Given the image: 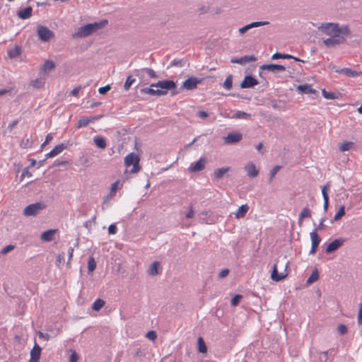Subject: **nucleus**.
Returning a JSON list of instances; mask_svg holds the SVG:
<instances>
[{"label": "nucleus", "mask_w": 362, "mask_h": 362, "mask_svg": "<svg viewBox=\"0 0 362 362\" xmlns=\"http://www.w3.org/2000/svg\"><path fill=\"white\" fill-rule=\"evenodd\" d=\"M332 352L333 351H326L320 352L319 354L318 359L321 361H327V360H329V354H332Z\"/></svg>", "instance_id": "nucleus-43"}, {"label": "nucleus", "mask_w": 362, "mask_h": 362, "mask_svg": "<svg viewBox=\"0 0 362 362\" xmlns=\"http://www.w3.org/2000/svg\"><path fill=\"white\" fill-rule=\"evenodd\" d=\"M118 184H119V181H116L112 184L111 187H110V190H111L112 193H115L117 192V188H118Z\"/></svg>", "instance_id": "nucleus-61"}, {"label": "nucleus", "mask_w": 362, "mask_h": 362, "mask_svg": "<svg viewBox=\"0 0 362 362\" xmlns=\"http://www.w3.org/2000/svg\"><path fill=\"white\" fill-rule=\"evenodd\" d=\"M67 147V146L64 144V143H62V144H59L58 145H57L52 151V153L53 155V156H56L57 155H59V153H61L64 149H66Z\"/></svg>", "instance_id": "nucleus-28"}, {"label": "nucleus", "mask_w": 362, "mask_h": 362, "mask_svg": "<svg viewBox=\"0 0 362 362\" xmlns=\"http://www.w3.org/2000/svg\"><path fill=\"white\" fill-rule=\"evenodd\" d=\"M197 342H198L199 351L200 353H203V354L206 353L207 351V348H206V344H205L203 338L199 337L198 338Z\"/></svg>", "instance_id": "nucleus-35"}, {"label": "nucleus", "mask_w": 362, "mask_h": 362, "mask_svg": "<svg viewBox=\"0 0 362 362\" xmlns=\"http://www.w3.org/2000/svg\"><path fill=\"white\" fill-rule=\"evenodd\" d=\"M325 221V218H322L320 220L319 225L314 230H316V232H317V230H322L325 229L326 227V226L324 224Z\"/></svg>", "instance_id": "nucleus-56"}, {"label": "nucleus", "mask_w": 362, "mask_h": 362, "mask_svg": "<svg viewBox=\"0 0 362 362\" xmlns=\"http://www.w3.org/2000/svg\"><path fill=\"white\" fill-rule=\"evenodd\" d=\"M18 124V120L16 119V120H13L12 122H11L8 125V127L7 129L9 130V131H11L13 129V128H14L17 124Z\"/></svg>", "instance_id": "nucleus-64"}, {"label": "nucleus", "mask_w": 362, "mask_h": 362, "mask_svg": "<svg viewBox=\"0 0 362 362\" xmlns=\"http://www.w3.org/2000/svg\"><path fill=\"white\" fill-rule=\"evenodd\" d=\"M243 296L240 294L235 295L231 300L230 304L232 306H236L239 304L240 299Z\"/></svg>", "instance_id": "nucleus-48"}, {"label": "nucleus", "mask_w": 362, "mask_h": 362, "mask_svg": "<svg viewBox=\"0 0 362 362\" xmlns=\"http://www.w3.org/2000/svg\"><path fill=\"white\" fill-rule=\"evenodd\" d=\"M322 93L324 98L327 100H333L337 98L336 94L333 92H328L325 89H323Z\"/></svg>", "instance_id": "nucleus-42"}, {"label": "nucleus", "mask_w": 362, "mask_h": 362, "mask_svg": "<svg viewBox=\"0 0 362 362\" xmlns=\"http://www.w3.org/2000/svg\"><path fill=\"white\" fill-rule=\"evenodd\" d=\"M261 70H267L274 74H276L279 72L284 71L286 70V67L283 65L279 64H263L260 66Z\"/></svg>", "instance_id": "nucleus-12"}, {"label": "nucleus", "mask_w": 362, "mask_h": 362, "mask_svg": "<svg viewBox=\"0 0 362 362\" xmlns=\"http://www.w3.org/2000/svg\"><path fill=\"white\" fill-rule=\"evenodd\" d=\"M96 262L93 257H90L88 261V274H91L96 268Z\"/></svg>", "instance_id": "nucleus-33"}, {"label": "nucleus", "mask_w": 362, "mask_h": 362, "mask_svg": "<svg viewBox=\"0 0 362 362\" xmlns=\"http://www.w3.org/2000/svg\"><path fill=\"white\" fill-rule=\"evenodd\" d=\"M21 54V47L16 46L15 47L11 49L8 52V55L10 58H16L18 57Z\"/></svg>", "instance_id": "nucleus-30"}, {"label": "nucleus", "mask_w": 362, "mask_h": 362, "mask_svg": "<svg viewBox=\"0 0 362 362\" xmlns=\"http://www.w3.org/2000/svg\"><path fill=\"white\" fill-rule=\"evenodd\" d=\"M55 67V64L50 60L46 61L42 67V71L48 74Z\"/></svg>", "instance_id": "nucleus-26"}, {"label": "nucleus", "mask_w": 362, "mask_h": 362, "mask_svg": "<svg viewBox=\"0 0 362 362\" xmlns=\"http://www.w3.org/2000/svg\"><path fill=\"white\" fill-rule=\"evenodd\" d=\"M110 88H111L110 85H106V86H105L103 87H100L98 89V92H99L100 94L104 95L107 91H109L110 90Z\"/></svg>", "instance_id": "nucleus-54"}, {"label": "nucleus", "mask_w": 362, "mask_h": 362, "mask_svg": "<svg viewBox=\"0 0 362 362\" xmlns=\"http://www.w3.org/2000/svg\"><path fill=\"white\" fill-rule=\"evenodd\" d=\"M259 83L258 81L252 76L247 75L245 77L240 84L242 88H252Z\"/></svg>", "instance_id": "nucleus-15"}, {"label": "nucleus", "mask_w": 362, "mask_h": 362, "mask_svg": "<svg viewBox=\"0 0 362 362\" xmlns=\"http://www.w3.org/2000/svg\"><path fill=\"white\" fill-rule=\"evenodd\" d=\"M345 214V206H341L339 211L337 212V214H335L334 217V220L335 221L339 220L341 218V217L343 216H344Z\"/></svg>", "instance_id": "nucleus-41"}, {"label": "nucleus", "mask_w": 362, "mask_h": 362, "mask_svg": "<svg viewBox=\"0 0 362 362\" xmlns=\"http://www.w3.org/2000/svg\"><path fill=\"white\" fill-rule=\"evenodd\" d=\"M144 73L145 71L144 70V68L140 69H135L134 71V75L139 77L141 81H144Z\"/></svg>", "instance_id": "nucleus-44"}, {"label": "nucleus", "mask_w": 362, "mask_h": 362, "mask_svg": "<svg viewBox=\"0 0 362 362\" xmlns=\"http://www.w3.org/2000/svg\"><path fill=\"white\" fill-rule=\"evenodd\" d=\"M318 30L328 36L322 40L327 48L336 47L346 41L351 31L348 25H339L337 23H323L317 28Z\"/></svg>", "instance_id": "nucleus-1"}, {"label": "nucleus", "mask_w": 362, "mask_h": 362, "mask_svg": "<svg viewBox=\"0 0 362 362\" xmlns=\"http://www.w3.org/2000/svg\"><path fill=\"white\" fill-rule=\"evenodd\" d=\"M56 230L49 229L43 232L41 235V240L44 242H50L54 239Z\"/></svg>", "instance_id": "nucleus-20"}, {"label": "nucleus", "mask_w": 362, "mask_h": 362, "mask_svg": "<svg viewBox=\"0 0 362 362\" xmlns=\"http://www.w3.org/2000/svg\"><path fill=\"white\" fill-rule=\"evenodd\" d=\"M45 83V78H36L35 80H33L30 82V86H32L35 88L39 89V88H42L44 86Z\"/></svg>", "instance_id": "nucleus-29"}, {"label": "nucleus", "mask_w": 362, "mask_h": 362, "mask_svg": "<svg viewBox=\"0 0 362 362\" xmlns=\"http://www.w3.org/2000/svg\"><path fill=\"white\" fill-rule=\"evenodd\" d=\"M344 240L343 238L335 239L331 242L327 247L325 252L327 254L332 253L343 245Z\"/></svg>", "instance_id": "nucleus-11"}, {"label": "nucleus", "mask_w": 362, "mask_h": 362, "mask_svg": "<svg viewBox=\"0 0 362 362\" xmlns=\"http://www.w3.org/2000/svg\"><path fill=\"white\" fill-rule=\"evenodd\" d=\"M71 354L69 356V362H77L78 360V356L77 353L75 351L70 350Z\"/></svg>", "instance_id": "nucleus-49"}, {"label": "nucleus", "mask_w": 362, "mask_h": 362, "mask_svg": "<svg viewBox=\"0 0 362 362\" xmlns=\"http://www.w3.org/2000/svg\"><path fill=\"white\" fill-rule=\"evenodd\" d=\"M46 205L42 202H36L27 206L23 210V214L26 216H36L40 211L44 209Z\"/></svg>", "instance_id": "nucleus-6"}, {"label": "nucleus", "mask_w": 362, "mask_h": 362, "mask_svg": "<svg viewBox=\"0 0 362 362\" xmlns=\"http://www.w3.org/2000/svg\"><path fill=\"white\" fill-rule=\"evenodd\" d=\"M269 24V21H255L250 23V28H257Z\"/></svg>", "instance_id": "nucleus-46"}, {"label": "nucleus", "mask_w": 362, "mask_h": 362, "mask_svg": "<svg viewBox=\"0 0 362 362\" xmlns=\"http://www.w3.org/2000/svg\"><path fill=\"white\" fill-rule=\"evenodd\" d=\"M230 170L229 167L221 168L216 170L214 173V177L216 180H219L223 177L224 174L228 172Z\"/></svg>", "instance_id": "nucleus-24"}, {"label": "nucleus", "mask_w": 362, "mask_h": 362, "mask_svg": "<svg viewBox=\"0 0 362 362\" xmlns=\"http://www.w3.org/2000/svg\"><path fill=\"white\" fill-rule=\"evenodd\" d=\"M331 187V182H327L322 187V194L324 200L323 209L326 212L329 206V195L328 191Z\"/></svg>", "instance_id": "nucleus-10"}, {"label": "nucleus", "mask_w": 362, "mask_h": 362, "mask_svg": "<svg viewBox=\"0 0 362 362\" xmlns=\"http://www.w3.org/2000/svg\"><path fill=\"white\" fill-rule=\"evenodd\" d=\"M206 162L205 158H201L194 164L192 163L189 169L193 173L201 171L204 168Z\"/></svg>", "instance_id": "nucleus-18"}, {"label": "nucleus", "mask_w": 362, "mask_h": 362, "mask_svg": "<svg viewBox=\"0 0 362 362\" xmlns=\"http://www.w3.org/2000/svg\"><path fill=\"white\" fill-rule=\"evenodd\" d=\"M37 33L39 39L42 42H48L54 37V32L44 25L37 26Z\"/></svg>", "instance_id": "nucleus-7"}, {"label": "nucleus", "mask_w": 362, "mask_h": 362, "mask_svg": "<svg viewBox=\"0 0 362 362\" xmlns=\"http://www.w3.org/2000/svg\"><path fill=\"white\" fill-rule=\"evenodd\" d=\"M245 170L247 172V175L249 177L253 178L258 175L259 170L256 168L255 165L250 162L245 166Z\"/></svg>", "instance_id": "nucleus-17"}, {"label": "nucleus", "mask_w": 362, "mask_h": 362, "mask_svg": "<svg viewBox=\"0 0 362 362\" xmlns=\"http://www.w3.org/2000/svg\"><path fill=\"white\" fill-rule=\"evenodd\" d=\"M89 123L90 120H88V117H83L78 119L76 127L79 129L83 127H86Z\"/></svg>", "instance_id": "nucleus-37"}, {"label": "nucleus", "mask_w": 362, "mask_h": 362, "mask_svg": "<svg viewBox=\"0 0 362 362\" xmlns=\"http://www.w3.org/2000/svg\"><path fill=\"white\" fill-rule=\"evenodd\" d=\"M159 265L160 262L158 261H155L151 264L148 272L151 276H156L158 274Z\"/></svg>", "instance_id": "nucleus-31"}, {"label": "nucleus", "mask_w": 362, "mask_h": 362, "mask_svg": "<svg viewBox=\"0 0 362 362\" xmlns=\"http://www.w3.org/2000/svg\"><path fill=\"white\" fill-rule=\"evenodd\" d=\"M291 57H293V56L291 54L276 52L272 55V59H291Z\"/></svg>", "instance_id": "nucleus-38"}, {"label": "nucleus", "mask_w": 362, "mask_h": 362, "mask_svg": "<svg viewBox=\"0 0 362 362\" xmlns=\"http://www.w3.org/2000/svg\"><path fill=\"white\" fill-rule=\"evenodd\" d=\"M223 87L226 90H230L233 87V75H228L224 83H223Z\"/></svg>", "instance_id": "nucleus-34"}, {"label": "nucleus", "mask_w": 362, "mask_h": 362, "mask_svg": "<svg viewBox=\"0 0 362 362\" xmlns=\"http://www.w3.org/2000/svg\"><path fill=\"white\" fill-rule=\"evenodd\" d=\"M280 262L278 261L276 264H275L273 266L271 278L274 281H280L283 279H284L288 274L287 272V267L289 264V262H284L282 264L284 266V270L282 272H279L277 269L278 264H279Z\"/></svg>", "instance_id": "nucleus-5"}, {"label": "nucleus", "mask_w": 362, "mask_h": 362, "mask_svg": "<svg viewBox=\"0 0 362 362\" xmlns=\"http://www.w3.org/2000/svg\"><path fill=\"white\" fill-rule=\"evenodd\" d=\"M311 217V211L307 208L305 207L301 211L300 214H299L298 218V224L300 226L302 224L303 219L305 218H310Z\"/></svg>", "instance_id": "nucleus-23"}, {"label": "nucleus", "mask_w": 362, "mask_h": 362, "mask_svg": "<svg viewBox=\"0 0 362 362\" xmlns=\"http://www.w3.org/2000/svg\"><path fill=\"white\" fill-rule=\"evenodd\" d=\"M144 70L145 71V73L148 74V76L151 78H157L158 75L156 73L150 68H144Z\"/></svg>", "instance_id": "nucleus-47"}, {"label": "nucleus", "mask_w": 362, "mask_h": 362, "mask_svg": "<svg viewBox=\"0 0 362 362\" xmlns=\"http://www.w3.org/2000/svg\"><path fill=\"white\" fill-rule=\"evenodd\" d=\"M257 58L254 55H246L240 58L232 57L230 62L243 65L248 62H255Z\"/></svg>", "instance_id": "nucleus-14"}, {"label": "nucleus", "mask_w": 362, "mask_h": 362, "mask_svg": "<svg viewBox=\"0 0 362 362\" xmlns=\"http://www.w3.org/2000/svg\"><path fill=\"white\" fill-rule=\"evenodd\" d=\"M337 330L341 335H344L347 333V327L343 324H340L337 327Z\"/></svg>", "instance_id": "nucleus-51"}, {"label": "nucleus", "mask_w": 362, "mask_h": 362, "mask_svg": "<svg viewBox=\"0 0 362 362\" xmlns=\"http://www.w3.org/2000/svg\"><path fill=\"white\" fill-rule=\"evenodd\" d=\"M228 274H229V270L228 269H223L219 273L218 276L220 279H223L226 276H227Z\"/></svg>", "instance_id": "nucleus-59"}, {"label": "nucleus", "mask_w": 362, "mask_h": 362, "mask_svg": "<svg viewBox=\"0 0 362 362\" xmlns=\"http://www.w3.org/2000/svg\"><path fill=\"white\" fill-rule=\"evenodd\" d=\"M41 348L35 344L30 351V358L28 362H37L40 359Z\"/></svg>", "instance_id": "nucleus-19"}, {"label": "nucleus", "mask_w": 362, "mask_h": 362, "mask_svg": "<svg viewBox=\"0 0 362 362\" xmlns=\"http://www.w3.org/2000/svg\"><path fill=\"white\" fill-rule=\"evenodd\" d=\"M146 337L150 340H155L157 337V334L155 331H149L146 333Z\"/></svg>", "instance_id": "nucleus-53"}, {"label": "nucleus", "mask_w": 362, "mask_h": 362, "mask_svg": "<svg viewBox=\"0 0 362 362\" xmlns=\"http://www.w3.org/2000/svg\"><path fill=\"white\" fill-rule=\"evenodd\" d=\"M135 81V78H134L132 76H129L126 81L124 84V88L125 90H129L132 83Z\"/></svg>", "instance_id": "nucleus-40"}, {"label": "nucleus", "mask_w": 362, "mask_h": 362, "mask_svg": "<svg viewBox=\"0 0 362 362\" xmlns=\"http://www.w3.org/2000/svg\"><path fill=\"white\" fill-rule=\"evenodd\" d=\"M250 117V115L248 113H246L243 111H238L235 115V117L238 119H249Z\"/></svg>", "instance_id": "nucleus-45"}, {"label": "nucleus", "mask_w": 362, "mask_h": 362, "mask_svg": "<svg viewBox=\"0 0 362 362\" xmlns=\"http://www.w3.org/2000/svg\"><path fill=\"white\" fill-rule=\"evenodd\" d=\"M139 157L134 153H129L124 158V164L128 168L133 165V168L130 170V173H136L140 170Z\"/></svg>", "instance_id": "nucleus-4"}, {"label": "nucleus", "mask_w": 362, "mask_h": 362, "mask_svg": "<svg viewBox=\"0 0 362 362\" xmlns=\"http://www.w3.org/2000/svg\"><path fill=\"white\" fill-rule=\"evenodd\" d=\"M249 210L247 204H243L240 206L235 213V217L238 218L244 217Z\"/></svg>", "instance_id": "nucleus-22"}, {"label": "nucleus", "mask_w": 362, "mask_h": 362, "mask_svg": "<svg viewBox=\"0 0 362 362\" xmlns=\"http://www.w3.org/2000/svg\"><path fill=\"white\" fill-rule=\"evenodd\" d=\"M73 253H74V247H70L68 250L69 258H68L67 265H69L70 261L73 257Z\"/></svg>", "instance_id": "nucleus-62"}, {"label": "nucleus", "mask_w": 362, "mask_h": 362, "mask_svg": "<svg viewBox=\"0 0 362 362\" xmlns=\"http://www.w3.org/2000/svg\"><path fill=\"white\" fill-rule=\"evenodd\" d=\"M33 8L30 6H28L23 9L20 10L17 15L21 19H28L31 17Z\"/></svg>", "instance_id": "nucleus-21"}, {"label": "nucleus", "mask_w": 362, "mask_h": 362, "mask_svg": "<svg viewBox=\"0 0 362 362\" xmlns=\"http://www.w3.org/2000/svg\"><path fill=\"white\" fill-rule=\"evenodd\" d=\"M52 139H53V136H52V134H48L46 136L45 141H44V143L42 144L41 146L43 147L46 144H49Z\"/></svg>", "instance_id": "nucleus-60"}, {"label": "nucleus", "mask_w": 362, "mask_h": 362, "mask_svg": "<svg viewBox=\"0 0 362 362\" xmlns=\"http://www.w3.org/2000/svg\"><path fill=\"white\" fill-rule=\"evenodd\" d=\"M298 90H300L302 93L309 94V93H315V90L312 88L310 85L303 84L299 85L297 88Z\"/></svg>", "instance_id": "nucleus-25"}, {"label": "nucleus", "mask_w": 362, "mask_h": 362, "mask_svg": "<svg viewBox=\"0 0 362 362\" xmlns=\"http://www.w3.org/2000/svg\"><path fill=\"white\" fill-rule=\"evenodd\" d=\"M319 278V273L317 269H315L307 280L308 284L315 282Z\"/></svg>", "instance_id": "nucleus-36"}, {"label": "nucleus", "mask_w": 362, "mask_h": 362, "mask_svg": "<svg viewBox=\"0 0 362 362\" xmlns=\"http://www.w3.org/2000/svg\"><path fill=\"white\" fill-rule=\"evenodd\" d=\"M14 249V246L12 245H8L6 247H4L1 251V255H6L7 253H8L9 252L12 251Z\"/></svg>", "instance_id": "nucleus-52"}, {"label": "nucleus", "mask_w": 362, "mask_h": 362, "mask_svg": "<svg viewBox=\"0 0 362 362\" xmlns=\"http://www.w3.org/2000/svg\"><path fill=\"white\" fill-rule=\"evenodd\" d=\"M281 166L280 165H276L273 168V169L270 171L269 175H270V181L272 180V179L275 177L276 174L279 172V170L281 169Z\"/></svg>", "instance_id": "nucleus-50"}, {"label": "nucleus", "mask_w": 362, "mask_h": 362, "mask_svg": "<svg viewBox=\"0 0 362 362\" xmlns=\"http://www.w3.org/2000/svg\"><path fill=\"white\" fill-rule=\"evenodd\" d=\"M243 138V135L238 132H233L228 134L226 136L223 138V141L225 144H235L240 141Z\"/></svg>", "instance_id": "nucleus-13"}, {"label": "nucleus", "mask_w": 362, "mask_h": 362, "mask_svg": "<svg viewBox=\"0 0 362 362\" xmlns=\"http://www.w3.org/2000/svg\"><path fill=\"white\" fill-rule=\"evenodd\" d=\"M105 305V301L101 298L96 299L93 303L92 308L93 310L98 311Z\"/></svg>", "instance_id": "nucleus-32"}, {"label": "nucleus", "mask_w": 362, "mask_h": 362, "mask_svg": "<svg viewBox=\"0 0 362 362\" xmlns=\"http://www.w3.org/2000/svg\"><path fill=\"white\" fill-rule=\"evenodd\" d=\"M335 72L338 74H343L349 77L355 78L361 76L362 74V71H357L352 70L350 68H343V69H337L335 70Z\"/></svg>", "instance_id": "nucleus-16"}, {"label": "nucleus", "mask_w": 362, "mask_h": 362, "mask_svg": "<svg viewBox=\"0 0 362 362\" xmlns=\"http://www.w3.org/2000/svg\"><path fill=\"white\" fill-rule=\"evenodd\" d=\"M202 81L201 79L197 77H191L185 80L181 86L182 89H186L187 90H192L197 88V85Z\"/></svg>", "instance_id": "nucleus-8"}, {"label": "nucleus", "mask_w": 362, "mask_h": 362, "mask_svg": "<svg viewBox=\"0 0 362 362\" xmlns=\"http://www.w3.org/2000/svg\"><path fill=\"white\" fill-rule=\"evenodd\" d=\"M358 324L362 326V303L359 304V310L358 313Z\"/></svg>", "instance_id": "nucleus-55"}, {"label": "nucleus", "mask_w": 362, "mask_h": 362, "mask_svg": "<svg viewBox=\"0 0 362 362\" xmlns=\"http://www.w3.org/2000/svg\"><path fill=\"white\" fill-rule=\"evenodd\" d=\"M250 29H251L250 24H247L242 28H240L238 31L240 35H243L245 33L248 31Z\"/></svg>", "instance_id": "nucleus-58"}, {"label": "nucleus", "mask_w": 362, "mask_h": 362, "mask_svg": "<svg viewBox=\"0 0 362 362\" xmlns=\"http://www.w3.org/2000/svg\"><path fill=\"white\" fill-rule=\"evenodd\" d=\"M64 262V253L59 254L57 258V261H56L57 264H59Z\"/></svg>", "instance_id": "nucleus-63"}, {"label": "nucleus", "mask_w": 362, "mask_h": 362, "mask_svg": "<svg viewBox=\"0 0 362 362\" xmlns=\"http://www.w3.org/2000/svg\"><path fill=\"white\" fill-rule=\"evenodd\" d=\"M94 144L100 148L104 149L106 147V141L103 136H97L93 139Z\"/></svg>", "instance_id": "nucleus-27"}, {"label": "nucleus", "mask_w": 362, "mask_h": 362, "mask_svg": "<svg viewBox=\"0 0 362 362\" xmlns=\"http://www.w3.org/2000/svg\"><path fill=\"white\" fill-rule=\"evenodd\" d=\"M108 24L107 19H103L98 22H94L93 23H88L78 28L73 33L72 38H85L98 30H102Z\"/></svg>", "instance_id": "nucleus-3"}, {"label": "nucleus", "mask_w": 362, "mask_h": 362, "mask_svg": "<svg viewBox=\"0 0 362 362\" xmlns=\"http://www.w3.org/2000/svg\"><path fill=\"white\" fill-rule=\"evenodd\" d=\"M354 146V143L351 141H345L342 143L339 146V150L341 151H346L351 149V148Z\"/></svg>", "instance_id": "nucleus-39"}, {"label": "nucleus", "mask_w": 362, "mask_h": 362, "mask_svg": "<svg viewBox=\"0 0 362 362\" xmlns=\"http://www.w3.org/2000/svg\"><path fill=\"white\" fill-rule=\"evenodd\" d=\"M168 90H172V95L178 93V91L176 90V84L172 80L159 81L156 83H152L150 87L141 88L140 92L142 94L162 96L166 95Z\"/></svg>", "instance_id": "nucleus-2"}, {"label": "nucleus", "mask_w": 362, "mask_h": 362, "mask_svg": "<svg viewBox=\"0 0 362 362\" xmlns=\"http://www.w3.org/2000/svg\"><path fill=\"white\" fill-rule=\"evenodd\" d=\"M117 228L115 224H111L108 227V233L113 235L117 233Z\"/></svg>", "instance_id": "nucleus-57"}, {"label": "nucleus", "mask_w": 362, "mask_h": 362, "mask_svg": "<svg viewBox=\"0 0 362 362\" xmlns=\"http://www.w3.org/2000/svg\"><path fill=\"white\" fill-rule=\"evenodd\" d=\"M310 239H311V249L309 252V255H315L318 248L319 244L321 241L320 236L318 235L316 230H313L310 233Z\"/></svg>", "instance_id": "nucleus-9"}]
</instances>
